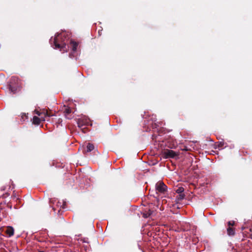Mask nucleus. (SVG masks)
I'll return each instance as SVG.
<instances>
[{
    "instance_id": "18",
    "label": "nucleus",
    "mask_w": 252,
    "mask_h": 252,
    "mask_svg": "<svg viewBox=\"0 0 252 252\" xmlns=\"http://www.w3.org/2000/svg\"><path fill=\"white\" fill-rule=\"evenodd\" d=\"M78 126L79 127H81L83 126L81 124V122L80 121H78Z\"/></svg>"
},
{
    "instance_id": "16",
    "label": "nucleus",
    "mask_w": 252,
    "mask_h": 252,
    "mask_svg": "<svg viewBox=\"0 0 252 252\" xmlns=\"http://www.w3.org/2000/svg\"><path fill=\"white\" fill-rule=\"evenodd\" d=\"M143 217L145 218H151V216H150V214H149L148 212H145L144 213H143Z\"/></svg>"
},
{
    "instance_id": "13",
    "label": "nucleus",
    "mask_w": 252,
    "mask_h": 252,
    "mask_svg": "<svg viewBox=\"0 0 252 252\" xmlns=\"http://www.w3.org/2000/svg\"><path fill=\"white\" fill-rule=\"evenodd\" d=\"M7 233L9 235V236H11L14 234V230L12 227H10L7 230Z\"/></svg>"
},
{
    "instance_id": "15",
    "label": "nucleus",
    "mask_w": 252,
    "mask_h": 252,
    "mask_svg": "<svg viewBox=\"0 0 252 252\" xmlns=\"http://www.w3.org/2000/svg\"><path fill=\"white\" fill-rule=\"evenodd\" d=\"M148 213L150 214V216L151 217V218H152L153 217H154L155 215V212L154 211H152V210H149L148 211Z\"/></svg>"
},
{
    "instance_id": "12",
    "label": "nucleus",
    "mask_w": 252,
    "mask_h": 252,
    "mask_svg": "<svg viewBox=\"0 0 252 252\" xmlns=\"http://www.w3.org/2000/svg\"><path fill=\"white\" fill-rule=\"evenodd\" d=\"M9 90L12 93H13V94H15L17 91L18 87H13L10 85H9Z\"/></svg>"
},
{
    "instance_id": "20",
    "label": "nucleus",
    "mask_w": 252,
    "mask_h": 252,
    "mask_svg": "<svg viewBox=\"0 0 252 252\" xmlns=\"http://www.w3.org/2000/svg\"><path fill=\"white\" fill-rule=\"evenodd\" d=\"M251 238L252 239V234L251 235Z\"/></svg>"
},
{
    "instance_id": "17",
    "label": "nucleus",
    "mask_w": 252,
    "mask_h": 252,
    "mask_svg": "<svg viewBox=\"0 0 252 252\" xmlns=\"http://www.w3.org/2000/svg\"><path fill=\"white\" fill-rule=\"evenodd\" d=\"M234 223H235V222H234V221H233V220H232V221H229L227 222L228 225L229 226H230V227H231V226H233V225L234 224Z\"/></svg>"
},
{
    "instance_id": "3",
    "label": "nucleus",
    "mask_w": 252,
    "mask_h": 252,
    "mask_svg": "<svg viewBox=\"0 0 252 252\" xmlns=\"http://www.w3.org/2000/svg\"><path fill=\"white\" fill-rule=\"evenodd\" d=\"M178 156V153L169 149H165L161 153V156L164 159L173 158Z\"/></svg>"
},
{
    "instance_id": "4",
    "label": "nucleus",
    "mask_w": 252,
    "mask_h": 252,
    "mask_svg": "<svg viewBox=\"0 0 252 252\" xmlns=\"http://www.w3.org/2000/svg\"><path fill=\"white\" fill-rule=\"evenodd\" d=\"M156 190L157 193H164L167 190V186L162 182H158L156 184Z\"/></svg>"
},
{
    "instance_id": "11",
    "label": "nucleus",
    "mask_w": 252,
    "mask_h": 252,
    "mask_svg": "<svg viewBox=\"0 0 252 252\" xmlns=\"http://www.w3.org/2000/svg\"><path fill=\"white\" fill-rule=\"evenodd\" d=\"M185 197V195L183 193L182 194H179L176 197V200L179 202L182 200H183Z\"/></svg>"
},
{
    "instance_id": "6",
    "label": "nucleus",
    "mask_w": 252,
    "mask_h": 252,
    "mask_svg": "<svg viewBox=\"0 0 252 252\" xmlns=\"http://www.w3.org/2000/svg\"><path fill=\"white\" fill-rule=\"evenodd\" d=\"M45 120V118L43 116H41L40 118H38L37 116H34L32 119V123L34 125H38L40 123L41 121Z\"/></svg>"
},
{
    "instance_id": "10",
    "label": "nucleus",
    "mask_w": 252,
    "mask_h": 252,
    "mask_svg": "<svg viewBox=\"0 0 252 252\" xmlns=\"http://www.w3.org/2000/svg\"><path fill=\"white\" fill-rule=\"evenodd\" d=\"M94 146L93 144L88 143L87 146V152H90L94 150Z\"/></svg>"
},
{
    "instance_id": "14",
    "label": "nucleus",
    "mask_w": 252,
    "mask_h": 252,
    "mask_svg": "<svg viewBox=\"0 0 252 252\" xmlns=\"http://www.w3.org/2000/svg\"><path fill=\"white\" fill-rule=\"evenodd\" d=\"M184 188H182V187H180V188H179L177 190H176V192L178 194H182V192L184 191Z\"/></svg>"
},
{
    "instance_id": "19",
    "label": "nucleus",
    "mask_w": 252,
    "mask_h": 252,
    "mask_svg": "<svg viewBox=\"0 0 252 252\" xmlns=\"http://www.w3.org/2000/svg\"><path fill=\"white\" fill-rule=\"evenodd\" d=\"M222 145H223V144H222V143L220 142V143L219 144V147H221V146H222Z\"/></svg>"
},
{
    "instance_id": "7",
    "label": "nucleus",
    "mask_w": 252,
    "mask_h": 252,
    "mask_svg": "<svg viewBox=\"0 0 252 252\" xmlns=\"http://www.w3.org/2000/svg\"><path fill=\"white\" fill-rule=\"evenodd\" d=\"M71 112V110L69 107H65L64 110V114L66 119H71L72 117L70 114Z\"/></svg>"
},
{
    "instance_id": "8",
    "label": "nucleus",
    "mask_w": 252,
    "mask_h": 252,
    "mask_svg": "<svg viewBox=\"0 0 252 252\" xmlns=\"http://www.w3.org/2000/svg\"><path fill=\"white\" fill-rule=\"evenodd\" d=\"M69 43L70 47L71 48L72 51L73 52H76L77 47L78 46V43L76 42H75L72 40L69 41Z\"/></svg>"
},
{
    "instance_id": "9",
    "label": "nucleus",
    "mask_w": 252,
    "mask_h": 252,
    "mask_svg": "<svg viewBox=\"0 0 252 252\" xmlns=\"http://www.w3.org/2000/svg\"><path fill=\"white\" fill-rule=\"evenodd\" d=\"M227 232L229 236H233L235 233L234 229L230 226L227 228Z\"/></svg>"
},
{
    "instance_id": "1",
    "label": "nucleus",
    "mask_w": 252,
    "mask_h": 252,
    "mask_svg": "<svg viewBox=\"0 0 252 252\" xmlns=\"http://www.w3.org/2000/svg\"><path fill=\"white\" fill-rule=\"evenodd\" d=\"M67 33L63 32L61 33H57L53 38L52 37L50 39V42L54 48L60 49L63 53L67 52L69 46L66 45Z\"/></svg>"
},
{
    "instance_id": "5",
    "label": "nucleus",
    "mask_w": 252,
    "mask_h": 252,
    "mask_svg": "<svg viewBox=\"0 0 252 252\" xmlns=\"http://www.w3.org/2000/svg\"><path fill=\"white\" fill-rule=\"evenodd\" d=\"M35 113L36 114H37L39 116H42V115H44L43 117H51L53 116V114H51L50 113H48V112L46 110H43L42 112H40L37 110H35Z\"/></svg>"
},
{
    "instance_id": "2",
    "label": "nucleus",
    "mask_w": 252,
    "mask_h": 252,
    "mask_svg": "<svg viewBox=\"0 0 252 252\" xmlns=\"http://www.w3.org/2000/svg\"><path fill=\"white\" fill-rule=\"evenodd\" d=\"M51 205L53 210L55 212L56 210L59 213L61 210V209L64 208L65 206V203L63 201L60 202L57 199H54L50 201Z\"/></svg>"
}]
</instances>
